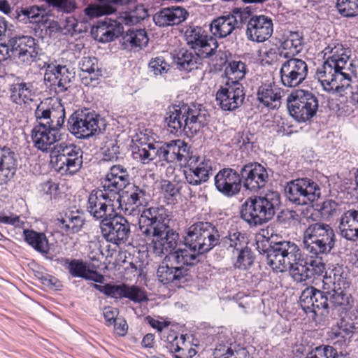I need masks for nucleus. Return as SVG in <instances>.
I'll use <instances>...</instances> for the list:
<instances>
[{"instance_id":"9","label":"nucleus","mask_w":358,"mask_h":358,"mask_svg":"<svg viewBox=\"0 0 358 358\" xmlns=\"http://www.w3.org/2000/svg\"><path fill=\"white\" fill-rule=\"evenodd\" d=\"M287 199L296 205H308L320 197L319 185L308 178H301L288 182L285 187Z\"/></svg>"},{"instance_id":"48","label":"nucleus","mask_w":358,"mask_h":358,"mask_svg":"<svg viewBox=\"0 0 358 358\" xmlns=\"http://www.w3.org/2000/svg\"><path fill=\"white\" fill-rule=\"evenodd\" d=\"M227 80L239 82L245 78L246 74V66L241 61H231L229 62L225 69Z\"/></svg>"},{"instance_id":"2","label":"nucleus","mask_w":358,"mask_h":358,"mask_svg":"<svg viewBox=\"0 0 358 358\" xmlns=\"http://www.w3.org/2000/svg\"><path fill=\"white\" fill-rule=\"evenodd\" d=\"M324 62L317 69L316 76L324 90L341 92L350 85L351 76L350 62L351 51L338 41H332L322 51Z\"/></svg>"},{"instance_id":"37","label":"nucleus","mask_w":358,"mask_h":358,"mask_svg":"<svg viewBox=\"0 0 358 358\" xmlns=\"http://www.w3.org/2000/svg\"><path fill=\"white\" fill-rule=\"evenodd\" d=\"M202 253H198L189 249H178L171 253L169 256V262H172L179 268H183L186 271V277L188 275L189 270L191 266H195L200 262L199 257Z\"/></svg>"},{"instance_id":"54","label":"nucleus","mask_w":358,"mask_h":358,"mask_svg":"<svg viewBox=\"0 0 358 358\" xmlns=\"http://www.w3.org/2000/svg\"><path fill=\"white\" fill-rule=\"evenodd\" d=\"M79 64L82 71L87 72L90 75L94 74V77L92 76L90 80L95 79L101 75V71L97 66V60L95 57H85Z\"/></svg>"},{"instance_id":"21","label":"nucleus","mask_w":358,"mask_h":358,"mask_svg":"<svg viewBox=\"0 0 358 358\" xmlns=\"http://www.w3.org/2000/svg\"><path fill=\"white\" fill-rule=\"evenodd\" d=\"M62 127L35 124L31 132L34 146L43 152L48 151L52 145L61 139L59 130Z\"/></svg>"},{"instance_id":"62","label":"nucleus","mask_w":358,"mask_h":358,"mask_svg":"<svg viewBox=\"0 0 358 358\" xmlns=\"http://www.w3.org/2000/svg\"><path fill=\"white\" fill-rule=\"evenodd\" d=\"M103 159L106 161H111L117 159L119 153V147L114 142L110 143L103 148Z\"/></svg>"},{"instance_id":"6","label":"nucleus","mask_w":358,"mask_h":358,"mask_svg":"<svg viewBox=\"0 0 358 358\" xmlns=\"http://www.w3.org/2000/svg\"><path fill=\"white\" fill-rule=\"evenodd\" d=\"M220 233L210 222L199 221L190 225L184 236V243L198 253H206L218 245Z\"/></svg>"},{"instance_id":"15","label":"nucleus","mask_w":358,"mask_h":358,"mask_svg":"<svg viewBox=\"0 0 358 358\" xmlns=\"http://www.w3.org/2000/svg\"><path fill=\"white\" fill-rule=\"evenodd\" d=\"M115 198V196L105 192L103 189H94L89 195L87 210L95 220L102 221L114 213L113 202Z\"/></svg>"},{"instance_id":"59","label":"nucleus","mask_w":358,"mask_h":358,"mask_svg":"<svg viewBox=\"0 0 358 358\" xmlns=\"http://www.w3.org/2000/svg\"><path fill=\"white\" fill-rule=\"evenodd\" d=\"M234 18L236 19V26L237 28H241L243 24L248 23L249 20L251 18L252 10L249 7L244 8H236L233 10V14H231Z\"/></svg>"},{"instance_id":"24","label":"nucleus","mask_w":358,"mask_h":358,"mask_svg":"<svg viewBox=\"0 0 358 358\" xmlns=\"http://www.w3.org/2000/svg\"><path fill=\"white\" fill-rule=\"evenodd\" d=\"M273 31V21L267 16L254 15L248 22L246 35L251 41L264 42L271 36Z\"/></svg>"},{"instance_id":"45","label":"nucleus","mask_w":358,"mask_h":358,"mask_svg":"<svg viewBox=\"0 0 358 358\" xmlns=\"http://www.w3.org/2000/svg\"><path fill=\"white\" fill-rule=\"evenodd\" d=\"M83 164V151L74 144H69V175L77 173Z\"/></svg>"},{"instance_id":"19","label":"nucleus","mask_w":358,"mask_h":358,"mask_svg":"<svg viewBox=\"0 0 358 358\" xmlns=\"http://www.w3.org/2000/svg\"><path fill=\"white\" fill-rule=\"evenodd\" d=\"M13 58L24 64H30L38 57L35 39L28 36H16L9 38Z\"/></svg>"},{"instance_id":"11","label":"nucleus","mask_w":358,"mask_h":358,"mask_svg":"<svg viewBox=\"0 0 358 358\" xmlns=\"http://www.w3.org/2000/svg\"><path fill=\"white\" fill-rule=\"evenodd\" d=\"M245 98L244 87L240 82L227 80L216 93V101L224 110L231 111L243 103Z\"/></svg>"},{"instance_id":"31","label":"nucleus","mask_w":358,"mask_h":358,"mask_svg":"<svg viewBox=\"0 0 358 358\" xmlns=\"http://www.w3.org/2000/svg\"><path fill=\"white\" fill-rule=\"evenodd\" d=\"M339 229L343 238L358 241V210L351 208L344 212L340 218Z\"/></svg>"},{"instance_id":"20","label":"nucleus","mask_w":358,"mask_h":358,"mask_svg":"<svg viewBox=\"0 0 358 358\" xmlns=\"http://www.w3.org/2000/svg\"><path fill=\"white\" fill-rule=\"evenodd\" d=\"M215 185L216 189L226 196L237 195L242 187L241 171L238 172L231 168L220 170L215 176Z\"/></svg>"},{"instance_id":"25","label":"nucleus","mask_w":358,"mask_h":358,"mask_svg":"<svg viewBox=\"0 0 358 358\" xmlns=\"http://www.w3.org/2000/svg\"><path fill=\"white\" fill-rule=\"evenodd\" d=\"M129 181L130 176L127 169L120 164L114 165L110 167L102 182V187L105 192L117 197V194L130 184Z\"/></svg>"},{"instance_id":"17","label":"nucleus","mask_w":358,"mask_h":358,"mask_svg":"<svg viewBox=\"0 0 358 358\" xmlns=\"http://www.w3.org/2000/svg\"><path fill=\"white\" fill-rule=\"evenodd\" d=\"M243 186L248 190L257 192L268 182L267 170L260 164L248 163L241 169Z\"/></svg>"},{"instance_id":"30","label":"nucleus","mask_w":358,"mask_h":358,"mask_svg":"<svg viewBox=\"0 0 358 358\" xmlns=\"http://www.w3.org/2000/svg\"><path fill=\"white\" fill-rule=\"evenodd\" d=\"M188 15L187 11L180 6L164 8L153 15V21L159 27H167L179 24L185 21Z\"/></svg>"},{"instance_id":"41","label":"nucleus","mask_w":358,"mask_h":358,"mask_svg":"<svg viewBox=\"0 0 358 358\" xmlns=\"http://www.w3.org/2000/svg\"><path fill=\"white\" fill-rule=\"evenodd\" d=\"M236 28V19L231 15H222L215 19L210 27L212 34L219 38L229 36Z\"/></svg>"},{"instance_id":"7","label":"nucleus","mask_w":358,"mask_h":358,"mask_svg":"<svg viewBox=\"0 0 358 358\" xmlns=\"http://www.w3.org/2000/svg\"><path fill=\"white\" fill-rule=\"evenodd\" d=\"M318 106L317 96L308 90H294L287 98L289 113L298 122H306L310 120L315 115Z\"/></svg>"},{"instance_id":"42","label":"nucleus","mask_w":358,"mask_h":358,"mask_svg":"<svg viewBox=\"0 0 358 358\" xmlns=\"http://www.w3.org/2000/svg\"><path fill=\"white\" fill-rule=\"evenodd\" d=\"M157 144L152 143H141L135 145L132 150L134 159L140 161L143 164H148L151 161L158 160Z\"/></svg>"},{"instance_id":"60","label":"nucleus","mask_w":358,"mask_h":358,"mask_svg":"<svg viewBox=\"0 0 358 358\" xmlns=\"http://www.w3.org/2000/svg\"><path fill=\"white\" fill-rule=\"evenodd\" d=\"M265 58L271 62H276L279 57L288 58L287 53L283 50L281 45H273L264 52Z\"/></svg>"},{"instance_id":"38","label":"nucleus","mask_w":358,"mask_h":358,"mask_svg":"<svg viewBox=\"0 0 358 358\" xmlns=\"http://www.w3.org/2000/svg\"><path fill=\"white\" fill-rule=\"evenodd\" d=\"M304 44V38L302 33L299 31H289L284 34L280 45L285 53H287L288 58L294 57L299 54Z\"/></svg>"},{"instance_id":"56","label":"nucleus","mask_w":358,"mask_h":358,"mask_svg":"<svg viewBox=\"0 0 358 358\" xmlns=\"http://www.w3.org/2000/svg\"><path fill=\"white\" fill-rule=\"evenodd\" d=\"M338 203L332 199H327L315 204V209L323 217L328 218L334 215L338 208Z\"/></svg>"},{"instance_id":"14","label":"nucleus","mask_w":358,"mask_h":358,"mask_svg":"<svg viewBox=\"0 0 358 358\" xmlns=\"http://www.w3.org/2000/svg\"><path fill=\"white\" fill-rule=\"evenodd\" d=\"M308 72L304 60L294 57L287 58L280 69L281 83L287 87H298L306 79Z\"/></svg>"},{"instance_id":"49","label":"nucleus","mask_w":358,"mask_h":358,"mask_svg":"<svg viewBox=\"0 0 358 358\" xmlns=\"http://www.w3.org/2000/svg\"><path fill=\"white\" fill-rule=\"evenodd\" d=\"M186 182H178L174 184L170 181L165 180L162 185V189L164 192L166 196L174 197L178 194L187 193L192 196V192Z\"/></svg>"},{"instance_id":"4","label":"nucleus","mask_w":358,"mask_h":358,"mask_svg":"<svg viewBox=\"0 0 358 358\" xmlns=\"http://www.w3.org/2000/svg\"><path fill=\"white\" fill-rule=\"evenodd\" d=\"M280 203V196L275 191L249 197L241 205V218L250 227L262 225L273 219Z\"/></svg>"},{"instance_id":"51","label":"nucleus","mask_w":358,"mask_h":358,"mask_svg":"<svg viewBox=\"0 0 358 358\" xmlns=\"http://www.w3.org/2000/svg\"><path fill=\"white\" fill-rule=\"evenodd\" d=\"M336 8L343 17L350 18L358 15V0H336Z\"/></svg>"},{"instance_id":"46","label":"nucleus","mask_w":358,"mask_h":358,"mask_svg":"<svg viewBox=\"0 0 358 358\" xmlns=\"http://www.w3.org/2000/svg\"><path fill=\"white\" fill-rule=\"evenodd\" d=\"M92 287L107 296L117 299L124 298L127 284L112 285L108 283L104 285L92 284Z\"/></svg>"},{"instance_id":"26","label":"nucleus","mask_w":358,"mask_h":358,"mask_svg":"<svg viewBox=\"0 0 358 358\" xmlns=\"http://www.w3.org/2000/svg\"><path fill=\"white\" fill-rule=\"evenodd\" d=\"M8 91L10 100L16 105L28 106L34 101L36 96L34 85L20 78L10 85Z\"/></svg>"},{"instance_id":"32","label":"nucleus","mask_w":358,"mask_h":358,"mask_svg":"<svg viewBox=\"0 0 358 358\" xmlns=\"http://www.w3.org/2000/svg\"><path fill=\"white\" fill-rule=\"evenodd\" d=\"M282 90L274 82L262 83L257 90V100L265 107L275 109L280 105Z\"/></svg>"},{"instance_id":"40","label":"nucleus","mask_w":358,"mask_h":358,"mask_svg":"<svg viewBox=\"0 0 358 358\" xmlns=\"http://www.w3.org/2000/svg\"><path fill=\"white\" fill-rule=\"evenodd\" d=\"M122 45L124 48H142L148 45L149 38L145 29H129L121 35Z\"/></svg>"},{"instance_id":"55","label":"nucleus","mask_w":358,"mask_h":358,"mask_svg":"<svg viewBox=\"0 0 358 358\" xmlns=\"http://www.w3.org/2000/svg\"><path fill=\"white\" fill-rule=\"evenodd\" d=\"M84 224L83 213L79 210L76 212L71 211L69 215V230H71V233H78L83 229Z\"/></svg>"},{"instance_id":"28","label":"nucleus","mask_w":358,"mask_h":358,"mask_svg":"<svg viewBox=\"0 0 358 358\" xmlns=\"http://www.w3.org/2000/svg\"><path fill=\"white\" fill-rule=\"evenodd\" d=\"M157 276L159 281L164 285L172 284L174 286H180L187 281L186 271L176 266L166 258H164L158 266Z\"/></svg>"},{"instance_id":"58","label":"nucleus","mask_w":358,"mask_h":358,"mask_svg":"<svg viewBox=\"0 0 358 358\" xmlns=\"http://www.w3.org/2000/svg\"><path fill=\"white\" fill-rule=\"evenodd\" d=\"M69 269L73 276L80 277L83 279H85L90 270L87 268L85 263L80 259H73L69 262Z\"/></svg>"},{"instance_id":"39","label":"nucleus","mask_w":358,"mask_h":358,"mask_svg":"<svg viewBox=\"0 0 358 358\" xmlns=\"http://www.w3.org/2000/svg\"><path fill=\"white\" fill-rule=\"evenodd\" d=\"M147 192L144 187H139L135 184H129L122 192V197L126 206L131 208L143 206L147 202Z\"/></svg>"},{"instance_id":"1","label":"nucleus","mask_w":358,"mask_h":358,"mask_svg":"<svg viewBox=\"0 0 358 358\" xmlns=\"http://www.w3.org/2000/svg\"><path fill=\"white\" fill-rule=\"evenodd\" d=\"M336 234L333 228L324 222L309 224L303 234V247L310 255L305 259L301 252L296 266L292 269V278L296 282H305L321 275L325 270L322 256L330 254L335 247Z\"/></svg>"},{"instance_id":"34","label":"nucleus","mask_w":358,"mask_h":358,"mask_svg":"<svg viewBox=\"0 0 358 358\" xmlns=\"http://www.w3.org/2000/svg\"><path fill=\"white\" fill-rule=\"evenodd\" d=\"M345 284V280L341 278V275L336 280V274L334 273V288L329 291L327 290V293L329 297V309L332 310L340 308L342 310H346L348 308L350 303V295L348 294L341 287Z\"/></svg>"},{"instance_id":"36","label":"nucleus","mask_w":358,"mask_h":358,"mask_svg":"<svg viewBox=\"0 0 358 358\" xmlns=\"http://www.w3.org/2000/svg\"><path fill=\"white\" fill-rule=\"evenodd\" d=\"M15 155L7 147H0V182L6 183L13 178L17 169Z\"/></svg>"},{"instance_id":"57","label":"nucleus","mask_w":358,"mask_h":358,"mask_svg":"<svg viewBox=\"0 0 358 358\" xmlns=\"http://www.w3.org/2000/svg\"><path fill=\"white\" fill-rule=\"evenodd\" d=\"M151 71L156 76L166 73L170 69L169 64L163 57H157L151 59L148 64Z\"/></svg>"},{"instance_id":"64","label":"nucleus","mask_w":358,"mask_h":358,"mask_svg":"<svg viewBox=\"0 0 358 358\" xmlns=\"http://www.w3.org/2000/svg\"><path fill=\"white\" fill-rule=\"evenodd\" d=\"M24 15L35 22H38V18L41 15V10L38 6H31L22 10Z\"/></svg>"},{"instance_id":"44","label":"nucleus","mask_w":358,"mask_h":358,"mask_svg":"<svg viewBox=\"0 0 358 358\" xmlns=\"http://www.w3.org/2000/svg\"><path fill=\"white\" fill-rule=\"evenodd\" d=\"M218 245L225 248L227 250H231L234 253L238 249L245 247V245H248V242L243 234L241 232H235L223 238L220 237Z\"/></svg>"},{"instance_id":"63","label":"nucleus","mask_w":358,"mask_h":358,"mask_svg":"<svg viewBox=\"0 0 358 358\" xmlns=\"http://www.w3.org/2000/svg\"><path fill=\"white\" fill-rule=\"evenodd\" d=\"M119 311L117 308L113 307H106L103 310V316L106 320V324L110 326L117 320V316Z\"/></svg>"},{"instance_id":"23","label":"nucleus","mask_w":358,"mask_h":358,"mask_svg":"<svg viewBox=\"0 0 358 358\" xmlns=\"http://www.w3.org/2000/svg\"><path fill=\"white\" fill-rule=\"evenodd\" d=\"M124 32L122 24L116 20L105 18L99 20L91 28V35L99 43H106L118 38Z\"/></svg>"},{"instance_id":"33","label":"nucleus","mask_w":358,"mask_h":358,"mask_svg":"<svg viewBox=\"0 0 358 358\" xmlns=\"http://www.w3.org/2000/svg\"><path fill=\"white\" fill-rule=\"evenodd\" d=\"M178 236V234L169 227L164 236L152 240L153 253L159 257L166 255L165 258L169 259L170 254L176 251Z\"/></svg>"},{"instance_id":"47","label":"nucleus","mask_w":358,"mask_h":358,"mask_svg":"<svg viewBox=\"0 0 358 358\" xmlns=\"http://www.w3.org/2000/svg\"><path fill=\"white\" fill-rule=\"evenodd\" d=\"M355 326L352 323H348L341 320L337 327L332 329V335L334 338H338V342H350L353 336Z\"/></svg>"},{"instance_id":"22","label":"nucleus","mask_w":358,"mask_h":358,"mask_svg":"<svg viewBox=\"0 0 358 358\" xmlns=\"http://www.w3.org/2000/svg\"><path fill=\"white\" fill-rule=\"evenodd\" d=\"M65 115V108L60 103L57 106H50L47 101H41L34 112L36 124L63 126Z\"/></svg>"},{"instance_id":"10","label":"nucleus","mask_w":358,"mask_h":358,"mask_svg":"<svg viewBox=\"0 0 358 358\" xmlns=\"http://www.w3.org/2000/svg\"><path fill=\"white\" fill-rule=\"evenodd\" d=\"M100 229L102 236L108 242L116 245L125 243L131 234L130 224L127 220L117 214L102 220Z\"/></svg>"},{"instance_id":"53","label":"nucleus","mask_w":358,"mask_h":358,"mask_svg":"<svg viewBox=\"0 0 358 358\" xmlns=\"http://www.w3.org/2000/svg\"><path fill=\"white\" fill-rule=\"evenodd\" d=\"M124 298L129 299L135 303H141L148 300L146 292L143 288L128 285L126 287Z\"/></svg>"},{"instance_id":"52","label":"nucleus","mask_w":358,"mask_h":358,"mask_svg":"<svg viewBox=\"0 0 358 358\" xmlns=\"http://www.w3.org/2000/svg\"><path fill=\"white\" fill-rule=\"evenodd\" d=\"M116 9L111 5H89L85 9V13L90 19L108 15L115 12Z\"/></svg>"},{"instance_id":"61","label":"nucleus","mask_w":358,"mask_h":358,"mask_svg":"<svg viewBox=\"0 0 358 358\" xmlns=\"http://www.w3.org/2000/svg\"><path fill=\"white\" fill-rule=\"evenodd\" d=\"M319 358H338L337 350L330 345L320 346L315 348Z\"/></svg>"},{"instance_id":"35","label":"nucleus","mask_w":358,"mask_h":358,"mask_svg":"<svg viewBox=\"0 0 358 358\" xmlns=\"http://www.w3.org/2000/svg\"><path fill=\"white\" fill-rule=\"evenodd\" d=\"M67 68L66 66L49 64L44 74V81L55 86L57 93L64 92L67 90Z\"/></svg>"},{"instance_id":"50","label":"nucleus","mask_w":358,"mask_h":358,"mask_svg":"<svg viewBox=\"0 0 358 358\" xmlns=\"http://www.w3.org/2000/svg\"><path fill=\"white\" fill-rule=\"evenodd\" d=\"M237 253L236 261L234 266L238 269L246 270L249 268L254 263L255 257L253 252L247 245L236 251Z\"/></svg>"},{"instance_id":"12","label":"nucleus","mask_w":358,"mask_h":358,"mask_svg":"<svg viewBox=\"0 0 358 358\" xmlns=\"http://www.w3.org/2000/svg\"><path fill=\"white\" fill-rule=\"evenodd\" d=\"M187 165L183 173L187 182L191 185H199L208 180L212 173L211 161L199 155L187 156Z\"/></svg>"},{"instance_id":"13","label":"nucleus","mask_w":358,"mask_h":358,"mask_svg":"<svg viewBox=\"0 0 358 358\" xmlns=\"http://www.w3.org/2000/svg\"><path fill=\"white\" fill-rule=\"evenodd\" d=\"M71 119V132L78 138H88L101 131L99 115L88 109L75 112Z\"/></svg>"},{"instance_id":"43","label":"nucleus","mask_w":358,"mask_h":358,"mask_svg":"<svg viewBox=\"0 0 358 358\" xmlns=\"http://www.w3.org/2000/svg\"><path fill=\"white\" fill-rule=\"evenodd\" d=\"M24 236L25 241L36 250L42 253L48 252V240L44 234L25 229L24 230Z\"/></svg>"},{"instance_id":"3","label":"nucleus","mask_w":358,"mask_h":358,"mask_svg":"<svg viewBox=\"0 0 358 358\" xmlns=\"http://www.w3.org/2000/svg\"><path fill=\"white\" fill-rule=\"evenodd\" d=\"M165 121L170 133L194 136L208 125L209 114L201 104L179 103L169 108Z\"/></svg>"},{"instance_id":"29","label":"nucleus","mask_w":358,"mask_h":358,"mask_svg":"<svg viewBox=\"0 0 358 358\" xmlns=\"http://www.w3.org/2000/svg\"><path fill=\"white\" fill-rule=\"evenodd\" d=\"M203 58L193 50L181 48L174 55L173 60L179 70L189 73L202 69Z\"/></svg>"},{"instance_id":"27","label":"nucleus","mask_w":358,"mask_h":358,"mask_svg":"<svg viewBox=\"0 0 358 358\" xmlns=\"http://www.w3.org/2000/svg\"><path fill=\"white\" fill-rule=\"evenodd\" d=\"M159 162L172 163L186 159L187 144L181 140H174L163 145L157 144Z\"/></svg>"},{"instance_id":"18","label":"nucleus","mask_w":358,"mask_h":358,"mask_svg":"<svg viewBox=\"0 0 358 358\" xmlns=\"http://www.w3.org/2000/svg\"><path fill=\"white\" fill-rule=\"evenodd\" d=\"M327 292L320 291L314 287H308L300 296V304L306 311L315 314L320 311L321 315L329 313V297Z\"/></svg>"},{"instance_id":"16","label":"nucleus","mask_w":358,"mask_h":358,"mask_svg":"<svg viewBox=\"0 0 358 358\" xmlns=\"http://www.w3.org/2000/svg\"><path fill=\"white\" fill-rule=\"evenodd\" d=\"M187 43L195 52L203 57L214 55L218 48L216 38L208 35L200 27L189 29L185 32Z\"/></svg>"},{"instance_id":"5","label":"nucleus","mask_w":358,"mask_h":358,"mask_svg":"<svg viewBox=\"0 0 358 358\" xmlns=\"http://www.w3.org/2000/svg\"><path fill=\"white\" fill-rule=\"evenodd\" d=\"M260 247L259 242L257 243V249L263 255H266L267 264L273 270L283 272L289 269L292 275V269L296 266L299 261L301 252L299 247L292 241L271 242L268 248Z\"/></svg>"},{"instance_id":"8","label":"nucleus","mask_w":358,"mask_h":358,"mask_svg":"<svg viewBox=\"0 0 358 358\" xmlns=\"http://www.w3.org/2000/svg\"><path fill=\"white\" fill-rule=\"evenodd\" d=\"M167 210L162 206L145 208L138 219L139 229L147 238H157L164 235L170 219Z\"/></svg>"}]
</instances>
